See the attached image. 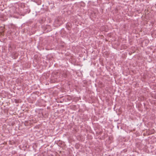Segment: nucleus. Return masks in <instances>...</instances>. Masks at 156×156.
I'll use <instances>...</instances> for the list:
<instances>
[{
    "mask_svg": "<svg viewBox=\"0 0 156 156\" xmlns=\"http://www.w3.org/2000/svg\"><path fill=\"white\" fill-rule=\"evenodd\" d=\"M62 18L61 16L58 17L55 20V22L57 24L60 25L62 23Z\"/></svg>",
    "mask_w": 156,
    "mask_h": 156,
    "instance_id": "f257e3e1",
    "label": "nucleus"
},
{
    "mask_svg": "<svg viewBox=\"0 0 156 156\" xmlns=\"http://www.w3.org/2000/svg\"><path fill=\"white\" fill-rule=\"evenodd\" d=\"M61 74L62 76L63 77L66 78L67 76V74L64 71L62 72L61 73Z\"/></svg>",
    "mask_w": 156,
    "mask_h": 156,
    "instance_id": "f03ea898",
    "label": "nucleus"
},
{
    "mask_svg": "<svg viewBox=\"0 0 156 156\" xmlns=\"http://www.w3.org/2000/svg\"><path fill=\"white\" fill-rule=\"evenodd\" d=\"M9 51H12V47L11 45H9Z\"/></svg>",
    "mask_w": 156,
    "mask_h": 156,
    "instance_id": "7ed1b4c3",
    "label": "nucleus"
},
{
    "mask_svg": "<svg viewBox=\"0 0 156 156\" xmlns=\"http://www.w3.org/2000/svg\"><path fill=\"white\" fill-rule=\"evenodd\" d=\"M16 103H18V102H17V101H16Z\"/></svg>",
    "mask_w": 156,
    "mask_h": 156,
    "instance_id": "20e7f679",
    "label": "nucleus"
},
{
    "mask_svg": "<svg viewBox=\"0 0 156 156\" xmlns=\"http://www.w3.org/2000/svg\"><path fill=\"white\" fill-rule=\"evenodd\" d=\"M41 109H40V110H41Z\"/></svg>",
    "mask_w": 156,
    "mask_h": 156,
    "instance_id": "39448f33",
    "label": "nucleus"
}]
</instances>
